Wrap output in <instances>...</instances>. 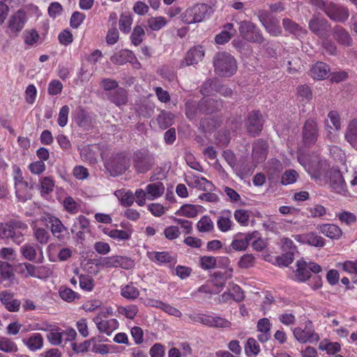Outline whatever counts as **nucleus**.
<instances>
[{"mask_svg": "<svg viewBox=\"0 0 357 357\" xmlns=\"http://www.w3.org/2000/svg\"><path fill=\"white\" fill-rule=\"evenodd\" d=\"M15 195L19 201L24 202L32 197L34 183L31 178L25 179L20 168H17L13 176Z\"/></svg>", "mask_w": 357, "mask_h": 357, "instance_id": "5", "label": "nucleus"}, {"mask_svg": "<svg viewBox=\"0 0 357 357\" xmlns=\"http://www.w3.org/2000/svg\"><path fill=\"white\" fill-rule=\"evenodd\" d=\"M294 337L301 343L315 342L319 340V335L315 333L313 324L308 320L305 327H296L293 331Z\"/></svg>", "mask_w": 357, "mask_h": 357, "instance_id": "10", "label": "nucleus"}, {"mask_svg": "<svg viewBox=\"0 0 357 357\" xmlns=\"http://www.w3.org/2000/svg\"><path fill=\"white\" fill-rule=\"evenodd\" d=\"M298 177V174L294 169L286 170L281 178V183L284 185L294 183Z\"/></svg>", "mask_w": 357, "mask_h": 357, "instance_id": "58", "label": "nucleus"}, {"mask_svg": "<svg viewBox=\"0 0 357 357\" xmlns=\"http://www.w3.org/2000/svg\"><path fill=\"white\" fill-rule=\"evenodd\" d=\"M298 97L301 98V101L305 103L308 102L312 98V93L310 88L306 85H300L297 88Z\"/></svg>", "mask_w": 357, "mask_h": 357, "instance_id": "57", "label": "nucleus"}, {"mask_svg": "<svg viewBox=\"0 0 357 357\" xmlns=\"http://www.w3.org/2000/svg\"><path fill=\"white\" fill-rule=\"evenodd\" d=\"M299 163L312 178H321L326 176L330 165L321 158H297Z\"/></svg>", "mask_w": 357, "mask_h": 357, "instance_id": "4", "label": "nucleus"}, {"mask_svg": "<svg viewBox=\"0 0 357 357\" xmlns=\"http://www.w3.org/2000/svg\"><path fill=\"white\" fill-rule=\"evenodd\" d=\"M61 298L66 302L70 303L76 298H79V294L69 287L61 286L59 290Z\"/></svg>", "mask_w": 357, "mask_h": 357, "instance_id": "50", "label": "nucleus"}, {"mask_svg": "<svg viewBox=\"0 0 357 357\" xmlns=\"http://www.w3.org/2000/svg\"><path fill=\"white\" fill-rule=\"evenodd\" d=\"M147 199L149 200H154L161 197L165 192V185L162 182H156L148 184L146 186Z\"/></svg>", "mask_w": 357, "mask_h": 357, "instance_id": "31", "label": "nucleus"}, {"mask_svg": "<svg viewBox=\"0 0 357 357\" xmlns=\"http://www.w3.org/2000/svg\"><path fill=\"white\" fill-rule=\"evenodd\" d=\"M62 204L64 210L71 215H75L81 211V201L75 200L70 196L65 197Z\"/></svg>", "mask_w": 357, "mask_h": 357, "instance_id": "35", "label": "nucleus"}, {"mask_svg": "<svg viewBox=\"0 0 357 357\" xmlns=\"http://www.w3.org/2000/svg\"><path fill=\"white\" fill-rule=\"evenodd\" d=\"M211 282L214 287L222 289L227 282V276L225 273L215 272L211 276Z\"/></svg>", "mask_w": 357, "mask_h": 357, "instance_id": "60", "label": "nucleus"}, {"mask_svg": "<svg viewBox=\"0 0 357 357\" xmlns=\"http://www.w3.org/2000/svg\"><path fill=\"white\" fill-rule=\"evenodd\" d=\"M271 326L272 324L268 318H261L257 321V331L259 333L257 335L258 341L263 344L267 342L271 339Z\"/></svg>", "mask_w": 357, "mask_h": 357, "instance_id": "20", "label": "nucleus"}, {"mask_svg": "<svg viewBox=\"0 0 357 357\" xmlns=\"http://www.w3.org/2000/svg\"><path fill=\"white\" fill-rule=\"evenodd\" d=\"M297 268L295 271V277L298 282H305L310 278L311 273L305 261L299 260L296 263Z\"/></svg>", "mask_w": 357, "mask_h": 357, "instance_id": "36", "label": "nucleus"}, {"mask_svg": "<svg viewBox=\"0 0 357 357\" xmlns=\"http://www.w3.org/2000/svg\"><path fill=\"white\" fill-rule=\"evenodd\" d=\"M206 326L211 328H230L231 323L227 319L220 316L207 315Z\"/></svg>", "mask_w": 357, "mask_h": 357, "instance_id": "34", "label": "nucleus"}, {"mask_svg": "<svg viewBox=\"0 0 357 357\" xmlns=\"http://www.w3.org/2000/svg\"><path fill=\"white\" fill-rule=\"evenodd\" d=\"M234 226L231 220V213L230 211H224L218 217L217 220V227L222 232H227L231 229Z\"/></svg>", "mask_w": 357, "mask_h": 357, "instance_id": "30", "label": "nucleus"}, {"mask_svg": "<svg viewBox=\"0 0 357 357\" xmlns=\"http://www.w3.org/2000/svg\"><path fill=\"white\" fill-rule=\"evenodd\" d=\"M334 40L340 45L344 47H351L353 45V39L349 33L343 26L335 25L331 30Z\"/></svg>", "mask_w": 357, "mask_h": 357, "instance_id": "19", "label": "nucleus"}, {"mask_svg": "<svg viewBox=\"0 0 357 357\" xmlns=\"http://www.w3.org/2000/svg\"><path fill=\"white\" fill-rule=\"evenodd\" d=\"M108 98L117 106L126 105L128 102L127 91L121 87L116 89L108 93Z\"/></svg>", "mask_w": 357, "mask_h": 357, "instance_id": "32", "label": "nucleus"}, {"mask_svg": "<svg viewBox=\"0 0 357 357\" xmlns=\"http://www.w3.org/2000/svg\"><path fill=\"white\" fill-rule=\"evenodd\" d=\"M121 295L125 298L135 300L139 296V291L130 282L121 287Z\"/></svg>", "mask_w": 357, "mask_h": 357, "instance_id": "45", "label": "nucleus"}, {"mask_svg": "<svg viewBox=\"0 0 357 357\" xmlns=\"http://www.w3.org/2000/svg\"><path fill=\"white\" fill-rule=\"evenodd\" d=\"M153 164L154 162L151 158H134L133 165L139 174L147 172L152 168Z\"/></svg>", "mask_w": 357, "mask_h": 357, "instance_id": "33", "label": "nucleus"}, {"mask_svg": "<svg viewBox=\"0 0 357 357\" xmlns=\"http://www.w3.org/2000/svg\"><path fill=\"white\" fill-rule=\"evenodd\" d=\"M185 182L189 187L204 191L211 190L213 186L211 182L199 175L188 176Z\"/></svg>", "mask_w": 357, "mask_h": 357, "instance_id": "21", "label": "nucleus"}, {"mask_svg": "<svg viewBox=\"0 0 357 357\" xmlns=\"http://www.w3.org/2000/svg\"><path fill=\"white\" fill-rule=\"evenodd\" d=\"M257 234V231L238 233L234 236L230 248L235 251H244L247 249L251 241L256 238Z\"/></svg>", "mask_w": 357, "mask_h": 357, "instance_id": "14", "label": "nucleus"}, {"mask_svg": "<svg viewBox=\"0 0 357 357\" xmlns=\"http://www.w3.org/2000/svg\"><path fill=\"white\" fill-rule=\"evenodd\" d=\"M133 59H135V56L128 50H121L110 57V61L116 65H123L127 62L132 63Z\"/></svg>", "mask_w": 357, "mask_h": 357, "instance_id": "28", "label": "nucleus"}, {"mask_svg": "<svg viewBox=\"0 0 357 357\" xmlns=\"http://www.w3.org/2000/svg\"><path fill=\"white\" fill-rule=\"evenodd\" d=\"M204 56V50L202 46L198 45L190 49L186 54L185 62L186 66L197 63Z\"/></svg>", "mask_w": 357, "mask_h": 357, "instance_id": "27", "label": "nucleus"}, {"mask_svg": "<svg viewBox=\"0 0 357 357\" xmlns=\"http://www.w3.org/2000/svg\"><path fill=\"white\" fill-rule=\"evenodd\" d=\"M121 158H108L105 162V167L110 174L113 176L121 174L123 173L126 167L120 161Z\"/></svg>", "mask_w": 357, "mask_h": 357, "instance_id": "26", "label": "nucleus"}, {"mask_svg": "<svg viewBox=\"0 0 357 357\" xmlns=\"http://www.w3.org/2000/svg\"><path fill=\"white\" fill-rule=\"evenodd\" d=\"M245 353L247 356H256L260 352V346L254 337H249L244 347Z\"/></svg>", "mask_w": 357, "mask_h": 357, "instance_id": "43", "label": "nucleus"}, {"mask_svg": "<svg viewBox=\"0 0 357 357\" xmlns=\"http://www.w3.org/2000/svg\"><path fill=\"white\" fill-rule=\"evenodd\" d=\"M199 113V102L188 100L185 103V115L190 120H194Z\"/></svg>", "mask_w": 357, "mask_h": 357, "instance_id": "46", "label": "nucleus"}, {"mask_svg": "<svg viewBox=\"0 0 357 357\" xmlns=\"http://www.w3.org/2000/svg\"><path fill=\"white\" fill-rule=\"evenodd\" d=\"M347 171L345 158H338L332 167H328L327 176H323V178L330 181L331 186L334 191L341 193L346 187L342 174Z\"/></svg>", "mask_w": 357, "mask_h": 357, "instance_id": "2", "label": "nucleus"}, {"mask_svg": "<svg viewBox=\"0 0 357 357\" xmlns=\"http://www.w3.org/2000/svg\"><path fill=\"white\" fill-rule=\"evenodd\" d=\"M197 228L200 232H210L213 230L214 225L208 215H204L198 221Z\"/></svg>", "mask_w": 357, "mask_h": 357, "instance_id": "52", "label": "nucleus"}, {"mask_svg": "<svg viewBox=\"0 0 357 357\" xmlns=\"http://www.w3.org/2000/svg\"><path fill=\"white\" fill-rule=\"evenodd\" d=\"M148 258L153 262L159 266L167 264H175L176 260L175 257L172 256L168 252L152 251L147 252Z\"/></svg>", "mask_w": 357, "mask_h": 357, "instance_id": "23", "label": "nucleus"}, {"mask_svg": "<svg viewBox=\"0 0 357 357\" xmlns=\"http://www.w3.org/2000/svg\"><path fill=\"white\" fill-rule=\"evenodd\" d=\"M293 238L299 243H305L317 248H322L326 244L325 239L314 232L296 234L293 236Z\"/></svg>", "mask_w": 357, "mask_h": 357, "instance_id": "17", "label": "nucleus"}, {"mask_svg": "<svg viewBox=\"0 0 357 357\" xmlns=\"http://www.w3.org/2000/svg\"><path fill=\"white\" fill-rule=\"evenodd\" d=\"M223 102L221 99L202 98L199 100V113L210 114L221 110Z\"/></svg>", "mask_w": 357, "mask_h": 357, "instance_id": "18", "label": "nucleus"}, {"mask_svg": "<svg viewBox=\"0 0 357 357\" xmlns=\"http://www.w3.org/2000/svg\"><path fill=\"white\" fill-rule=\"evenodd\" d=\"M210 9L211 7L205 3H197L185 10L182 14V20L188 24L202 22Z\"/></svg>", "mask_w": 357, "mask_h": 357, "instance_id": "8", "label": "nucleus"}, {"mask_svg": "<svg viewBox=\"0 0 357 357\" xmlns=\"http://www.w3.org/2000/svg\"><path fill=\"white\" fill-rule=\"evenodd\" d=\"M268 144L266 141L258 139L252 144V156H267Z\"/></svg>", "mask_w": 357, "mask_h": 357, "instance_id": "41", "label": "nucleus"}, {"mask_svg": "<svg viewBox=\"0 0 357 357\" xmlns=\"http://www.w3.org/2000/svg\"><path fill=\"white\" fill-rule=\"evenodd\" d=\"M282 24L286 31L294 35L300 36L306 33V30L289 18L284 19Z\"/></svg>", "mask_w": 357, "mask_h": 357, "instance_id": "44", "label": "nucleus"}, {"mask_svg": "<svg viewBox=\"0 0 357 357\" xmlns=\"http://www.w3.org/2000/svg\"><path fill=\"white\" fill-rule=\"evenodd\" d=\"M22 342L32 351L39 350L43 346V337L38 333L31 334L28 337L24 338Z\"/></svg>", "mask_w": 357, "mask_h": 357, "instance_id": "29", "label": "nucleus"}, {"mask_svg": "<svg viewBox=\"0 0 357 357\" xmlns=\"http://www.w3.org/2000/svg\"><path fill=\"white\" fill-rule=\"evenodd\" d=\"M174 119V115L172 112L165 110L161 111L156 118L158 126L162 130L170 127L173 124Z\"/></svg>", "mask_w": 357, "mask_h": 357, "instance_id": "37", "label": "nucleus"}, {"mask_svg": "<svg viewBox=\"0 0 357 357\" xmlns=\"http://www.w3.org/2000/svg\"><path fill=\"white\" fill-rule=\"evenodd\" d=\"M201 206L194 204H184L176 212V215H183L189 218H195L198 215V208Z\"/></svg>", "mask_w": 357, "mask_h": 357, "instance_id": "42", "label": "nucleus"}, {"mask_svg": "<svg viewBox=\"0 0 357 357\" xmlns=\"http://www.w3.org/2000/svg\"><path fill=\"white\" fill-rule=\"evenodd\" d=\"M319 349L325 351L328 354L335 355L341 350V345L337 342H330L326 340L319 343Z\"/></svg>", "mask_w": 357, "mask_h": 357, "instance_id": "47", "label": "nucleus"}, {"mask_svg": "<svg viewBox=\"0 0 357 357\" xmlns=\"http://www.w3.org/2000/svg\"><path fill=\"white\" fill-rule=\"evenodd\" d=\"M310 73L314 79H325L329 76L330 68L326 63L318 61L312 66Z\"/></svg>", "mask_w": 357, "mask_h": 357, "instance_id": "25", "label": "nucleus"}, {"mask_svg": "<svg viewBox=\"0 0 357 357\" xmlns=\"http://www.w3.org/2000/svg\"><path fill=\"white\" fill-rule=\"evenodd\" d=\"M134 266V261L130 257L120 255L114 256V268L130 269Z\"/></svg>", "mask_w": 357, "mask_h": 357, "instance_id": "48", "label": "nucleus"}, {"mask_svg": "<svg viewBox=\"0 0 357 357\" xmlns=\"http://www.w3.org/2000/svg\"><path fill=\"white\" fill-rule=\"evenodd\" d=\"M40 222L47 227L50 224L52 234L59 241L65 242L69 238L68 229L57 217L48 213L43 215L40 218Z\"/></svg>", "mask_w": 357, "mask_h": 357, "instance_id": "6", "label": "nucleus"}, {"mask_svg": "<svg viewBox=\"0 0 357 357\" xmlns=\"http://www.w3.org/2000/svg\"><path fill=\"white\" fill-rule=\"evenodd\" d=\"M26 22V13L20 9L13 15L8 21V27L13 33L20 32L24 27Z\"/></svg>", "mask_w": 357, "mask_h": 357, "instance_id": "24", "label": "nucleus"}, {"mask_svg": "<svg viewBox=\"0 0 357 357\" xmlns=\"http://www.w3.org/2000/svg\"><path fill=\"white\" fill-rule=\"evenodd\" d=\"M13 269L12 266L6 261H0V283L13 278Z\"/></svg>", "mask_w": 357, "mask_h": 357, "instance_id": "49", "label": "nucleus"}, {"mask_svg": "<svg viewBox=\"0 0 357 357\" xmlns=\"http://www.w3.org/2000/svg\"><path fill=\"white\" fill-rule=\"evenodd\" d=\"M319 137L317 123L312 119L307 120L302 129V140L305 146L310 147L314 145Z\"/></svg>", "mask_w": 357, "mask_h": 357, "instance_id": "12", "label": "nucleus"}, {"mask_svg": "<svg viewBox=\"0 0 357 357\" xmlns=\"http://www.w3.org/2000/svg\"><path fill=\"white\" fill-rule=\"evenodd\" d=\"M213 64L215 73L220 77H231L237 70L235 58L226 52L216 53L213 59Z\"/></svg>", "mask_w": 357, "mask_h": 357, "instance_id": "3", "label": "nucleus"}, {"mask_svg": "<svg viewBox=\"0 0 357 357\" xmlns=\"http://www.w3.org/2000/svg\"><path fill=\"white\" fill-rule=\"evenodd\" d=\"M317 229L320 233L331 240H338L342 235V229L335 224H320L317 225Z\"/></svg>", "mask_w": 357, "mask_h": 357, "instance_id": "22", "label": "nucleus"}, {"mask_svg": "<svg viewBox=\"0 0 357 357\" xmlns=\"http://www.w3.org/2000/svg\"><path fill=\"white\" fill-rule=\"evenodd\" d=\"M34 236L38 242L40 244L47 243L50 239V234L46 229L41 227H33Z\"/></svg>", "mask_w": 357, "mask_h": 357, "instance_id": "59", "label": "nucleus"}, {"mask_svg": "<svg viewBox=\"0 0 357 357\" xmlns=\"http://www.w3.org/2000/svg\"><path fill=\"white\" fill-rule=\"evenodd\" d=\"M258 18L266 30L273 36H278L282 33L279 21L271 13L264 10L258 12Z\"/></svg>", "mask_w": 357, "mask_h": 357, "instance_id": "13", "label": "nucleus"}, {"mask_svg": "<svg viewBox=\"0 0 357 357\" xmlns=\"http://www.w3.org/2000/svg\"><path fill=\"white\" fill-rule=\"evenodd\" d=\"M345 139L354 147L357 146V119L351 120L348 124Z\"/></svg>", "mask_w": 357, "mask_h": 357, "instance_id": "38", "label": "nucleus"}, {"mask_svg": "<svg viewBox=\"0 0 357 357\" xmlns=\"http://www.w3.org/2000/svg\"><path fill=\"white\" fill-rule=\"evenodd\" d=\"M105 234L110 238L119 241H128L131 238L132 230H120L116 229H108L105 231Z\"/></svg>", "mask_w": 357, "mask_h": 357, "instance_id": "39", "label": "nucleus"}, {"mask_svg": "<svg viewBox=\"0 0 357 357\" xmlns=\"http://www.w3.org/2000/svg\"><path fill=\"white\" fill-rule=\"evenodd\" d=\"M0 350L6 353L16 352L18 350L16 343L6 337H0Z\"/></svg>", "mask_w": 357, "mask_h": 357, "instance_id": "54", "label": "nucleus"}, {"mask_svg": "<svg viewBox=\"0 0 357 357\" xmlns=\"http://www.w3.org/2000/svg\"><path fill=\"white\" fill-rule=\"evenodd\" d=\"M139 311L136 305L130 304L126 306H120L118 307V312L124 315L127 319H133Z\"/></svg>", "mask_w": 357, "mask_h": 357, "instance_id": "55", "label": "nucleus"}, {"mask_svg": "<svg viewBox=\"0 0 357 357\" xmlns=\"http://www.w3.org/2000/svg\"><path fill=\"white\" fill-rule=\"evenodd\" d=\"M132 23V18L130 15L121 14L119 19V29L120 30L128 33L130 31L131 24Z\"/></svg>", "mask_w": 357, "mask_h": 357, "instance_id": "61", "label": "nucleus"}, {"mask_svg": "<svg viewBox=\"0 0 357 357\" xmlns=\"http://www.w3.org/2000/svg\"><path fill=\"white\" fill-rule=\"evenodd\" d=\"M264 120L259 111H252L248 114L246 121L248 132L252 136L258 135L263 128Z\"/></svg>", "mask_w": 357, "mask_h": 357, "instance_id": "15", "label": "nucleus"}, {"mask_svg": "<svg viewBox=\"0 0 357 357\" xmlns=\"http://www.w3.org/2000/svg\"><path fill=\"white\" fill-rule=\"evenodd\" d=\"M28 225L25 222L18 220H12L0 224V237L10 239L13 243L20 245L24 241V236L28 232Z\"/></svg>", "mask_w": 357, "mask_h": 357, "instance_id": "1", "label": "nucleus"}, {"mask_svg": "<svg viewBox=\"0 0 357 357\" xmlns=\"http://www.w3.org/2000/svg\"><path fill=\"white\" fill-rule=\"evenodd\" d=\"M220 82L218 79H208L201 86L200 92L204 96L213 95L217 93Z\"/></svg>", "mask_w": 357, "mask_h": 357, "instance_id": "40", "label": "nucleus"}, {"mask_svg": "<svg viewBox=\"0 0 357 357\" xmlns=\"http://www.w3.org/2000/svg\"><path fill=\"white\" fill-rule=\"evenodd\" d=\"M240 36L250 43L261 44L264 38L261 30L253 22L243 20L238 23Z\"/></svg>", "mask_w": 357, "mask_h": 357, "instance_id": "7", "label": "nucleus"}, {"mask_svg": "<svg viewBox=\"0 0 357 357\" xmlns=\"http://www.w3.org/2000/svg\"><path fill=\"white\" fill-rule=\"evenodd\" d=\"M144 34V30L142 26H135L130 36L132 43L135 46L139 45L142 42Z\"/></svg>", "mask_w": 357, "mask_h": 357, "instance_id": "62", "label": "nucleus"}, {"mask_svg": "<svg viewBox=\"0 0 357 357\" xmlns=\"http://www.w3.org/2000/svg\"><path fill=\"white\" fill-rule=\"evenodd\" d=\"M323 40L321 41V47L323 50L327 54L330 56H334L337 54V47L335 42L328 38V35L325 38H322Z\"/></svg>", "mask_w": 357, "mask_h": 357, "instance_id": "53", "label": "nucleus"}, {"mask_svg": "<svg viewBox=\"0 0 357 357\" xmlns=\"http://www.w3.org/2000/svg\"><path fill=\"white\" fill-rule=\"evenodd\" d=\"M308 28L319 38L327 36L331 29L328 21L320 14L314 15L312 17L308 23Z\"/></svg>", "mask_w": 357, "mask_h": 357, "instance_id": "9", "label": "nucleus"}, {"mask_svg": "<svg viewBox=\"0 0 357 357\" xmlns=\"http://www.w3.org/2000/svg\"><path fill=\"white\" fill-rule=\"evenodd\" d=\"M93 321L96 324L99 332L105 333L107 335H110L119 326V323L116 319H103V318H101V314H98L93 319Z\"/></svg>", "mask_w": 357, "mask_h": 357, "instance_id": "16", "label": "nucleus"}, {"mask_svg": "<svg viewBox=\"0 0 357 357\" xmlns=\"http://www.w3.org/2000/svg\"><path fill=\"white\" fill-rule=\"evenodd\" d=\"M89 220L84 215H79L74 220V223L70 228V231L71 233H74L77 231V229L86 230L89 229Z\"/></svg>", "mask_w": 357, "mask_h": 357, "instance_id": "51", "label": "nucleus"}, {"mask_svg": "<svg viewBox=\"0 0 357 357\" xmlns=\"http://www.w3.org/2000/svg\"><path fill=\"white\" fill-rule=\"evenodd\" d=\"M54 182L50 177H44L40 180V192L42 195L49 194L54 190Z\"/></svg>", "mask_w": 357, "mask_h": 357, "instance_id": "64", "label": "nucleus"}, {"mask_svg": "<svg viewBox=\"0 0 357 357\" xmlns=\"http://www.w3.org/2000/svg\"><path fill=\"white\" fill-rule=\"evenodd\" d=\"M166 24L167 21L163 17H151L148 20V25L153 31L161 29Z\"/></svg>", "mask_w": 357, "mask_h": 357, "instance_id": "63", "label": "nucleus"}, {"mask_svg": "<svg viewBox=\"0 0 357 357\" xmlns=\"http://www.w3.org/2000/svg\"><path fill=\"white\" fill-rule=\"evenodd\" d=\"M322 10L333 21L340 23L345 22L349 16V10L333 2H327Z\"/></svg>", "mask_w": 357, "mask_h": 357, "instance_id": "11", "label": "nucleus"}, {"mask_svg": "<svg viewBox=\"0 0 357 357\" xmlns=\"http://www.w3.org/2000/svg\"><path fill=\"white\" fill-rule=\"evenodd\" d=\"M217 258L213 256H202L199 258V266L203 270H211L216 267Z\"/></svg>", "mask_w": 357, "mask_h": 357, "instance_id": "56", "label": "nucleus"}]
</instances>
